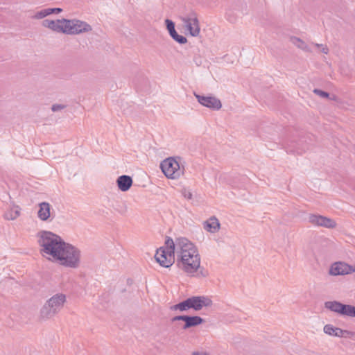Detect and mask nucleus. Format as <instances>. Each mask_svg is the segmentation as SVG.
I'll list each match as a JSON object with an SVG mask.
<instances>
[{
  "label": "nucleus",
  "mask_w": 355,
  "mask_h": 355,
  "mask_svg": "<svg viewBox=\"0 0 355 355\" xmlns=\"http://www.w3.org/2000/svg\"><path fill=\"white\" fill-rule=\"evenodd\" d=\"M170 36L175 41L177 42L178 43L180 44H184L185 43H187V39L186 37L183 36V35H179L177 31H174L173 33H172Z\"/></svg>",
  "instance_id": "nucleus-23"
},
{
  "label": "nucleus",
  "mask_w": 355,
  "mask_h": 355,
  "mask_svg": "<svg viewBox=\"0 0 355 355\" xmlns=\"http://www.w3.org/2000/svg\"><path fill=\"white\" fill-rule=\"evenodd\" d=\"M49 15L48 8H45L37 12L35 15L33 17V19H43L45 17Z\"/></svg>",
  "instance_id": "nucleus-26"
},
{
  "label": "nucleus",
  "mask_w": 355,
  "mask_h": 355,
  "mask_svg": "<svg viewBox=\"0 0 355 355\" xmlns=\"http://www.w3.org/2000/svg\"><path fill=\"white\" fill-rule=\"evenodd\" d=\"M324 307L340 315L355 317V306L350 304H345L338 301H327L324 302Z\"/></svg>",
  "instance_id": "nucleus-9"
},
{
  "label": "nucleus",
  "mask_w": 355,
  "mask_h": 355,
  "mask_svg": "<svg viewBox=\"0 0 355 355\" xmlns=\"http://www.w3.org/2000/svg\"><path fill=\"white\" fill-rule=\"evenodd\" d=\"M184 196L187 199H191L192 198V193L189 191H184Z\"/></svg>",
  "instance_id": "nucleus-33"
},
{
  "label": "nucleus",
  "mask_w": 355,
  "mask_h": 355,
  "mask_svg": "<svg viewBox=\"0 0 355 355\" xmlns=\"http://www.w3.org/2000/svg\"><path fill=\"white\" fill-rule=\"evenodd\" d=\"M313 45L318 48H322L321 49V51L324 53V54H327L329 53V49L327 46H324L323 44H313Z\"/></svg>",
  "instance_id": "nucleus-31"
},
{
  "label": "nucleus",
  "mask_w": 355,
  "mask_h": 355,
  "mask_svg": "<svg viewBox=\"0 0 355 355\" xmlns=\"http://www.w3.org/2000/svg\"><path fill=\"white\" fill-rule=\"evenodd\" d=\"M48 10H49V13L50 15L51 14H58L62 11V9L60 8H49Z\"/></svg>",
  "instance_id": "nucleus-32"
},
{
  "label": "nucleus",
  "mask_w": 355,
  "mask_h": 355,
  "mask_svg": "<svg viewBox=\"0 0 355 355\" xmlns=\"http://www.w3.org/2000/svg\"><path fill=\"white\" fill-rule=\"evenodd\" d=\"M49 15L48 8H45L37 12L35 15L33 17V19H43L45 17Z\"/></svg>",
  "instance_id": "nucleus-24"
},
{
  "label": "nucleus",
  "mask_w": 355,
  "mask_h": 355,
  "mask_svg": "<svg viewBox=\"0 0 355 355\" xmlns=\"http://www.w3.org/2000/svg\"><path fill=\"white\" fill-rule=\"evenodd\" d=\"M37 211L38 218L42 221H46L51 217V206L49 202H42L39 204Z\"/></svg>",
  "instance_id": "nucleus-17"
},
{
  "label": "nucleus",
  "mask_w": 355,
  "mask_h": 355,
  "mask_svg": "<svg viewBox=\"0 0 355 355\" xmlns=\"http://www.w3.org/2000/svg\"><path fill=\"white\" fill-rule=\"evenodd\" d=\"M67 107L66 105H62V104H53L52 106H51V110L54 112H58V111H60L63 109H64L65 107Z\"/></svg>",
  "instance_id": "nucleus-30"
},
{
  "label": "nucleus",
  "mask_w": 355,
  "mask_h": 355,
  "mask_svg": "<svg viewBox=\"0 0 355 355\" xmlns=\"http://www.w3.org/2000/svg\"><path fill=\"white\" fill-rule=\"evenodd\" d=\"M155 259L164 268L171 267L175 262V243L173 240L166 236L164 246L157 250Z\"/></svg>",
  "instance_id": "nucleus-4"
},
{
  "label": "nucleus",
  "mask_w": 355,
  "mask_h": 355,
  "mask_svg": "<svg viewBox=\"0 0 355 355\" xmlns=\"http://www.w3.org/2000/svg\"><path fill=\"white\" fill-rule=\"evenodd\" d=\"M58 257H56L57 261H60L61 265L70 268H77L80 257V250L73 245L64 242V246H62Z\"/></svg>",
  "instance_id": "nucleus-5"
},
{
  "label": "nucleus",
  "mask_w": 355,
  "mask_h": 355,
  "mask_svg": "<svg viewBox=\"0 0 355 355\" xmlns=\"http://www.w3.org/2000/svg\"><path fill=\"white\" fill-rule=\"evenodd\" d=\"M132 178L126 175H121L116 180L117 187L121 191H128L132 187Z\"/></svg>",
  "instance_id": "nucleus-18"
},
{
  "label": "nucleus",
  "mask_w": 355,
  "mask_h": 355,
  "mask_svg": "<svg viewBox=\"0 0 355 355\" xmlns=\"http://www.w3.org/2000/svg\"><path fill=\"white\" fill-rule=\"evenodd\" d=\"M165 24L169 35L176 31L175 28V23L172 20L166 19L165 20Z\"/></svg>",
  "instance_id": "nucleus-27"
},
{
  "label": "nucleus",
  "mask_w": 355,
  "mask_h": 355,
  "mask_svg": "<svg viewBox=\"0 0 355 355\" xmlns=\"http://www.w3.org/2000/svg\"><path fill=\"white\" fill-rule=\"evenodd\" d=\"M192 355H209V354L206 352H194L192 353Z\"/></svg>",
  "instance_id": "nucleus-35"
},
{
  "label": "nucleus",
  "mask_w": 355,
  "mask_h": 355,
  "mask_svg": "<svg viewBox=\"0 0 355 355\" xmlns=\"http://www.w3.org/2000/svg\"><path fill=\"white\" fill-rule=\"evenodd\" d=\"M20 214V208L18 206L10 208L4 214V218L6 220H15Z\"/></svg>",
  "instance_id": "nucleus-21"
},
{
  "label": "nucleus",
  "mask_w": 355,
  "mask_h": 355,
  "mask_svg": "<svg viewBox=\"0 0 355 355\" xmlns=\"http://www.w3.org/2000/svg\"><path fill=\"white\" fill-rule=\"evenodd\" d=\"M175 253L177 254L178 258L184 255L189 257V253H194L198 250L195 245L185 237H179L174 241Z\"/></svg>",
  "instance_id": "nucleus-10"
},
{
  "label": "nucleus",
  "mask_w": 355,
  "mask_h": 355,
  "mask_svg": "<svg viewBox=\"0 0 355 355\" xmlns=\"http://www.w3.org/2000/svg\"><path fill=\"white\" fill-rule=\"evenodd\" d=\"M291 40L293 44H295L298 48L302 49L304 51L306 52H311V49L310 47L300 38L296 37H292L291 38Z\"/></svg>",
  "instance_id": "nucleus-22"
},
{
  "label": "nucleus",
  "mask_w": 355,
  "mask_h": 355,
  "mask_svg": "<svg viewBox=\"0 0 355 355\" xmlns=\"http://www.w3.org/2000/svg\"><path fill=\"white\" fill-rule=\"evenodd\" d=\"M354 272L355 266L341 261L333 263L329 270V274L334 276L348 275Z\"/></svg>",
  "instance_id": "nucleus-14"
},
{
  "label": "nucleus",
  "mask_w": 355,
  "mask_h": 355,
  "mask_svg": "<svg viewBox=\"0 0 355 355\" xmlns=\"http://www.w3.org/2000/svg\"><path fill=\"white\" fill-rule=\"evenodd\" d=\"M178 159L180 157H168L161 162L162 171L168 178L178 179L184 173V168Z\"/></svg>",
  "instance_id": "nucleus-6"
},
{
  "label": "nucleus",
  "mask_w": 355,
  "mask_h": 355,
  "mask_svg": "<svg viewBox=\"0 0 355 355\" xmlns=\"http://www.w3.org/2000/svg\"><path fill=\"white\" fill-rule=\"evenodd\" d=\"M194 96L202 106L214 110H218L222 107L220 101L215 96H205L196 93H194Z\"/></svg>",
  "instance_id": "nucleus-13"
},
{
  "label": "nucleus",
  "mask_w": 355,
  "mask_h": 355,
  "mask_svg": "<svg viewBox=\"0 0 355 355\" xmlns=\"http://www.w3.org/2000/svg\"><path fill=\"white\" fill-rule=\"evenodd\" d=\"M309 220L314 225L326 228H334L336 226V223L334 220L321 215L311 214Z\"/></svg>",
  "instance_id": "nucleus-15"
},
{
  "label": "nucleus",
  "mask_w": 355,
  "mask_h": 355,
  "mask_svg": "<svg viewBox=\"0 0 355 355\" xmlns=\"http://www.w3.org/2000/svg\"><path fill=\"white\" fill-rule=\"evenodd\" d=\"M42 24L44 27L48 28L53 31L65 34V24H64L63 19L57 20L44 19L42 21Z\"/></svg>",
  "instance_id": "nucleus-16"
},
{
  "label": "nucleus",
  "mask_w": 355,
  "mask_h": 355,
  "mask_svg": "<svg viewBox=\"0 0 355 355\" xmlns=\"http://www.w3.org/2000/svg\"><path fill=\"white\" fill-rule=\"evenodd\" d=\"M189 254V257H184V255H183L181 256V257L178 258L177 265L185 272L193 274L200 268V257L198 250H196L194 253Z\"/></svg>",
  "instance_id": "nucleus-7"
},
{
  "label": "nucleus",
  "mask_w": 355,
  "mask_h": 355,
  "mask_svg": "<svg viewBox=\"0 0 355 355\" xmlns=\"http://www.w3.org/2000/svg\"><path fill=\"white\" fill-rule=\"evenodd\" d=\"M340 338H351L355 336V332L342 329Z\"/></svg>",
  "instance_id": "nucleus-28"
},
{
  "label": "nucleus",
  "mask_w": 355,
  "mask_h": 355,
  "mask_svg": "<svg viewBox=\"0 0 355 355\" xmlns=\"http://www.w3.org/2000/svg\"><path fill=\"white\" fill-rule=\"evenodd\" d=\"M324 332L329 336L340 338L342 329L335 327L332 324H328L324 325L323 329Z\"/></svg>",
  "instance_id": "nucleus-20"
},
{
  "label": "nucleus",
  "mask_w": 355,
  "mask_h": 355,
  "mask_svg": "<svg viewBox=\"0 0 355 355\" xmlns=\"http://www.w3.org/2000/svg\"><path fill=\"white\" fill-rule=\"evenodd\" d=\"M63 21L65 24V34L78 35L92 30L89 24L78 19H63Z\"/></svg>",
  "instance_id": "nucleus-8"
},
{
  "label": "nucleus",
  "mask_w": 355,
  "mask_h": 355,
  "mask_svg": "<svg viewBox=\"0 0 355 355\" xmlns=\"http://www.w3.org/2000/svg\"><path fill=\"white\" fill-rule=\"evenodd\" d=\"M193 60H194L195 63L196 64V65H198V66L200 65L202 63L201 59L199 57L198 58L195 57Z\"/></svg>",
  "instance_id": "nucleus-34"
},
{
  "label": "nucleus",
  "mask_w": 355,
  "mask_h": 355,
  "mask_svg": "<svg viewBox=\"0 0 355 355\" xmlns=\"http://www.w3.org/2000/svg\"><path fill=\"white\" fill-rule=\"evenodd\" d=\"M37 237L41 252L51 256L55 260L60 250H63L65 241L60 236L45 230L39 232Z\"/></svg>",
  "instance_id": "nucleus-1"
},
{
  "label": "nucleus",
  "mask_w": 355,
  "mask_h": 355,
  "mask_svg": "<svg viewBox=\"0 0 355 355\" xmlns=\"http://www.w3.org/2000/svg\"><path fill=\"white\" fill-rule=\"evenodd\" d=\"M313 92L320 96V97L322 98H329V93L327 92H324V91H322L321 89H314L313 90Z\"/></svg>",
  "instance_id": "nucleus-29"
},
{
  "label": "nucleus",
  "mask_w": 355,
  "mask_h": 355,
  "mask_svg": "<svg viewBox=\"0 0 355 355\" xmlns=\"http://www.w3.org/2000/svg\"><path fill=\"white\" fill-rule=\"evenodd\" d=\"M49 15L48 8H45L37 12L35 15L33 17V19H43L45 17Z\"/></svg>",
  "instance_id": "nucleus-25"
},
{
  "label": "nucleus",
  "mask_w": 355,
  "mask_h": 355,
  "mask_svg": "<svg viewBox=\"0 0 355 355\" xmlns=\"http://www.w3.org/2000/svg\"><path fill=\"white\" fill-rule=\"evenodd\" d=\"M212 304V300L207 296H191L175 305H173L171 306V310L187 311L189 309H193L195 311H198L203 307L211 306Z\"/></svg>",
  "instance_id": "nucleus-3"
},
{
  "label": "nucleus",
  "mask_w": 355,
  "mask_h": 355,
  "mask_svg": "<svg viewBox=\"0 0 355 355\" xmlns=\"http://www.w3.org/2000/svg\"><path fill=\"white\" fill-rule=\"evenodd\" d=\"M180 320L184 322V323L181 325V328L184 330L197 327L205 322L203 318L198 315H182L171 318L172 322Z\"/></svg>",
  "instance_id": "nucleus-12"
},
{
  "label": "nucleus",
  "mask_w": 355,
  "mask_h": 355,
  "mask_svg": "<svg viewBox=\"0 0 355 355\" xmlns=\"http://www.w3.org/2000/svg\"><path fill=\"white\" fill-rule=\"evenodd\" d=\"M204 228L211 233H215L220 229V223L215 216H212L205 222Z\"/></svg>",
  "instance_id": "nucleus-19"
},
{
  "label": "nucleus",
  "mask_w": 355,
  "mask_h": 355,
  "mask_svg": "<svg viewBox=\"0 0 355 355\" xmlns=\"http://www.w3.org/2000/svg\"><path fill=\"white\" fill-rule=\"evenodd\" d=\"M66 300V295L63 293H57L53 295L41 308L40 318L48 320L54 317L62 309Z\"/></svg>",
  "instance_id": "nucleus-2"
},
{
  "label": "nucleus",
  "mask_w": 355,
  "mask_h": 355,
  "mask_svg": "<svg viewBox=\"0 0 355 355\" xmlns=\"http://www.w3.org/2000/svg\"><path fill=\"white\" fill-rule=\"evenodd\" d=\"M180 18L191 36L197 37L199 35L200 28L197 14L194 11H191L187 16L180 17Z\"/></svg>",
  "instance_id": "nucleus-11"
}]
</instances>
